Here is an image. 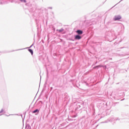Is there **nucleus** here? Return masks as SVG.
<instances>
[{
	"instance_id": "obj_1",
	"label": "nucleus",
	"mask_w": 129,
	"mask_h": 129,
	"mask_svg": "<svg viewBox=\"0 0 129 129\" xmlns=\"http://www.w3.org/2000/svg\"><path fill=\"white\" fill-rule=\"evenodd\" d=\"M120 19H121V17L120 16H115L114 18V21H117L118 20H120Z\"/></svg>"
},
{
	"instance_id": "obj_2",
	"label": "nucleus",
	"mask_w": 129,
	"mask_h": 129,
	"mask_svg": "<svg viewBox=\"0 0 129 129\" xmlns=\"http://www.w3.org/2000/svg\"><path fill=\"white\" fill-rule=\"evenodd\" d=\"M81 36H80V35H76V36H75V39L76 40H80V39H81Z\"/></svg>"
},
{
	"instance_id": "obj_3",
	"label": "nucleus",
	"mask_w": 129,
	"mask_h": 129,
	"mask_svg": "<svg viewBox=\"0 0 129 129\" xmlns=\"http://www.w3.org/2000/svg\"><path fill=\"white\" fill-rule=\"evenodd\" d=\"M76 32L78 35H82V34H83V31L81 30H77Z\"/></svg>"
},
{
	"instance_id": "obj_4",
	"label": "nucleus",
	"mask_w": 129,
	"mask_h": 129,
	"mask_svg": "<svg viewBox=\"0 0 129 129\" xmlns=\"http://www.w3.org/2000/svg\"><path fill=\"white\" fill-rule=\"evenodd\" d=\"M32 112L33 113H36V112H39V110L38 109H36V110L33 111Z\"/></svg>"
},
{
	"instance_id": "obj_5",
	"label": "nucleus",
	"mask_w": 129,
	"mask_h": 129,
	"mask_svg": "<svg viewBox=\"0 0 129 129\" xmlns=\"http://www.w3.org/2000/svg\"><path fill=\"white\" fill-rule=\"evenodd\" d=\"M63 29H59V30H57V31L59 32V33H61V32H63Z\"/></svg>"
},
{
	"instance_id": "obj_6",
	"label": "nucleus",
	"mask_w": 129,
	"mask_h": 129,
	"mask_svg": "<svg viewBox=\"0 0 129 129\" xmlns=\"http://www.w3.org/2000/svg\"><path fill=\"white\" fill-rule=\"evenodd\" d=\"M100 67H103V66H97L94 67V68H100Z\"/></svg>"
},
{
	"instance_id": "obj_7",
	"label": "nucleus",
	"mask_w": 129,
	"mask_h": 129,
	"mask_svg": "<svg viewBox=\"0 0 129 129\" xmlns=\"http://www.w3.org/2000/svg\"><path fill=\"white\" fill-rule=\"evenodd\" d=\"M28 50L33 55V50L30 49Z\"/></svg>"
},
{
	"instance_id": "obj_8",
	"label": "nucleus",
	"mask_w": 129,
	"mask_h": 129,
	"mask_svg": "<svg viewBox=\"0 0 129 129\" xmlns=\"http://www.w3.org/2000/svg\"><path fill=\"white\" fill-rule=\"evenodd\" d=\"M21 2H23L24 3H27V1H26V0H20Z\"/></svg>"
},
{
	"instance_id": "obj_9",
	"label": "nucleus",
	"mask_w": 129,
	"mask_h": 129,
	"mask_svg": "<svg viewBox=\"0 0 129 129\" xmlns=\"http://www.w3.org/2000/svg\"><path fill=\"white\" fill-rule=\"evenodd\" d=\"M3 111H4V110L2 109V110H1V112H3Z\"/></svg>"
}]
</instances>
